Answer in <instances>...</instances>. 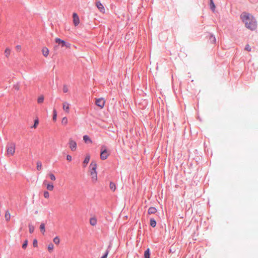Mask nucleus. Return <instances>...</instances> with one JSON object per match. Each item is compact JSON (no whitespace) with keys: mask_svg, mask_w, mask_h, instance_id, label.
I'll return each mask as SVG.
<instances>
[{"mask_svg":"<svg viewBox=\"0 0 258 258\" xmlns=\"http://www.w3.org/2000/svg\"><path fill=\"white\" fill-rule=\"evenodd\" d=\"M244 49L248 51H250L251 49L250 46L248 44H247L245 45Z\"/></svg>","mask_w":258,"mask_h":258,"instance_id":"e433bc0d","label":"nucleus"},{"mask_svg":"<svg viewBox=\"0 0 258 258\" xmlns=\"http://www.w3.org/2000/svg\"><path fill=\"white\" fill-rule=\"evenodd\" d=\"M69 105L70 104L67 102L63 103V109L66 112L68 113L69 112L70 110Z\"/></svg>","mask_w":258,"mask_h":258,"instance_id":"f8f14e48","label":"nucleus"},{"mask_svg":"<svg viewBox=\"0 0 258 258\" xmlns=\"http://www.w3.org/2000/svg\"><path fill=\"white\" fill-rule=\"evenodd\" d=\"M53 247H54V245L52 243H50L48 245V250L49 251V252H51V251L53 250Z\"/></svg>","mask_w":258,"mask_h":258,"instance_id":"5701e85b","label":"nucleus"},{"mask_svg":"<svg viewBox=\"0 0 258 258\" xmlns=\"http://www.w3.org/2000/svg\"><path fill=\"white\" fill-rule=\"evenodd\" d=\"M150 224L151 226L154 228L156 226L157 222L155 219L154 218H151L150 220Z\"/></svg>","mask_w":258,"mask_h":258,"instance_id":"dca6fc26","label":"nucleus"},{"mask_svg":"<svg viewBox=\"0 0 258 258\" xmlns=\"http://www.w3.org/2000/svg\"><path fill=\"white\" fill-rule=\"evenodd\" d=\"M90 225L92 226H95L97 224V220L95 218H91L89 221Z\"/></svg>","mask_w":258,"mask_h":258,"instance_id":"f3484780","label":"nucleus"},{"mask_svg":"<svg viewBox=\"0 0 258 258\" xmlns=\"http://www.w3.org/2000/svg\"><path fill=\"white\" fill-rule=\"evenodd\" d=\"M95 104L97 106L100 107L101 108H102L104 106L105 101L103 98L97 99L96 100Z\"/></svg>","mask_w":258,"mask_h":258,"instance_id":"0eeeda50","label":"nucleus"},{"mask_svg":"<svg viewBox=\"0 0 258 258\" xmlns=\"http://www.w3.org/2000/svg\"><path fill=\"white\" fill-rule=\"evenodd\" d=\"M40 230L41 233L43 234H44L45 232V224L44 223H41L40 226Z\"/></svg>","mask_w":258,"mask_h":258,"instance_id":"6ab92c4d","label":"nucleus"},{"mask_svg":"<svg viewBox=\"0 0 258 258\" xmlns=\"http://www.w3.org/2000/svg\"><path fill=\"white\" fill-rule=\"evenodd\" d=\"M151 252L149 248H148L144 252V258H150Z\"/></svg>","mask_w":258,"mask_h":258,"instance_id":"ddd939ff","label":"nucleus"},{"mask_svg":"<svg viewBox=\"0 0 258 258\" xmlns=\"http://www.w3.org/2000/svg\"><path fill=\"white\" fill-rule=\"evenodd\" d=\"M5 219L6 221H9L11 218V215L9 211H7L5 214Z\"/></svg>","mask_w":258,"mask_h":258,"instance_id":"4be33fe9","label":"nucleus"},{"mask_svg":"<svg viewBox=\"0 0 258 258\" xmlns=\"http://www.w3.org/2000/svg\"><path fill=\"white\" fill-rule=\"evenodd\" d=\"M240 19L245 24L246 28L251 31L256 29V21L252 15L246 12H243L240 15Z\"/></svg>","mask_w":258,"mask_h":258,"instance_id":"f257e3e1","label":"nucleus"},{"mask_svg":"<svg viewBox=\"0 0 258 258\" xmlns=\"http://www.w3.org/2000/svg\"><path fill=\"white\" fill-rule=\"evenodd\" d=\"M29 231L30 233H33L34 231V227L32 225H29Z\"/></svg>","mask_w":258,"mask_h":258,"instance_id":"a878e982","label":"nucleus"},{"mask_svg":"<svg viewBox=\"0 0 258 258\" xmlns=\"http://www.w3.org/2000/svg\"><path fill=\"white\" fill-rule=\"evenodd\" d=\"M111 247H112V245L111 243H110L109 245L108 246L107 249H109V251L111 249Z\"/></svg>","mask_w":258,"mask_h":258,"instance_id":"a19ab883","label":"nucleus"},{"mask_svg":"<svg viewBox=\"0 0 258 258\" xmlns=\"http://www.w3.org/2000/svg\"><path fill=\"white\" fill-rule=\"evenodd\" d=\"M73 22L75 26H77L80 23L79 18L77 13H74L73 14Z\"/></svg>","mask_w":258,"mask_h":258,"instance_id":"1a4fd4ad","label":"nucleus"},{"mask_svg":"<svg viewBox=\"0 0 258 258\" xmlns=\"http://www.w3.org/2000/svg\"><path fill=\"white\" fill-rule=\"evenodd\" d=\"M109 187L110 189L113 191H114L116 189V186L114 182H110L109 184Z\"/></svg>","mask_w":258,"mask_h":258,"instance_id":"aec40b11","label":"nucleus"},{"mask_svg":"<svg viewBox=\"0 0 258 258\" xmlns=\"http://www.w3.org/2000/svg\"><path fill=\"white\" fill-rule=\"evenodd\" d=\"M44 197L45 198L47 199L49 197V192L47 191H44Z\"/></svg>","mask_w":258,"mask_h":258,"instance_id":"f704fd0d","label":"nucleus"},{"mask_svg":"<svg viewBox=\"0 0 258 258\" xmlns=\"http://www.w3.org/2000/svg\"><path fill=\"white\" fill-rule=\"evenodd\" d=\"M55 42L58 45H60L61 47H66V48H70L71 45L69 42H68L59 38H56L55 39Z\"/></svg>","mask_w":258,"mask_h":258,"instance_id":"39448f33","label":"nucleus"},{"mask_svg":"<svg viewBox=\"0 0 258 258\" xmlns=\"http://www.w3.org/2000/svg\"><path fill=\"white\" fill-rule=\"evenodd\" d=\"M53 242L55 244H58L60 242V239L58 236H56L53 239Z\"/></svg>","mask_w":258,"mask_h":258,"instance_id":"bb28decb","label":"nucleus"},{"mask_svg":"<svg viewBox=\"0 0 258 258\" xmlns=\"http://www.w3.org/2000/svg\"><path fill=\"white\" fill-rule=\"evenodd\" d=\"M54 186L52 183H49L47 185V189L48 190H52L53 189Z\"/></svg>","mask_w":258,"mask_h":258,"instance_id":"b1692460","label":"nucleus"},{"mask_svg":"<svg viewBox=\"0 0 258 258\" xmlns=\"http://www.w3.org/2000/svg\"><path fill=\"white\" fill-rule=\"evenodd\" d=\"M70 148L72 151H75L77 149V143L75 141L73 140L72 138H70L68 143Z\"/></svg>","mask_w":258,"mask_h":258,"instance_id":"423d86ee","label":"nucleus"},{"mask_svg":"<svg viewBox=\"0 0 258 258\" xmlns=\"http://www.w3.org/2000/svg\"><path fill=\"white\" fill-rule=\"evenodd\" d=\"M42 168V163L40 161H37V169L39 171Z\"/></svg>","mask_w":258,"mask_h":258,"instance_id":"393cba45","label":"nucleus"},{"mask_svg":"<svg viewBox=\"0 0 258 258\" xmlns=\"http://www.w3.org/2000/svg\"><path fill=\"white\" fill-rule=\"evenodd\" d=\"M61 123H62V124H64V125L67 124V123H68V119H67V118L66 117H64L62 118V119L61 120Z\"/></svg>","mask_w":258,"mask_h":258,"instance_id":"473e14b6","label":"nucleus"},{"mask_svg":"<svg viewBox=\"0 0 258 258\" xmlns=\"http://www.w3.org/2000/svg\"><path fill=\"white\" fill-rule=\"evenodd\" d=\"M209 40L212 43H215L216 41V39L213 34H210V36L209 37Z\"/></svg>","mask_w":258,"mask_h":258,"instance_id":"a211bd4d","label":"nucleus"},{"mask_svg":"<svg viewBox=\"0 0 258 258\" xmlns=\"http://www.w3.org/2000/svg\"><path fill=\"white\" fill-rule=\"evenodd\" d=\"M39 123V120L38 118L35 119L34 120V123L33 124V125L32 126V127H33V128H36L37 127V126L38 125Z\"/></svg>","mask_w":258,"mask_h":258,"instance_id":"c756f323","label":"nucleus"},{"mask_svg":"<svg viewBox=\"0 0 258 258\" xmlns=\"http://www.w3.org/2000/svg\"><path fill=\"white\" fill-rule=\"evenodd\" d=\"M44 101V97L43 96H41L40 97H39V98H38V100H37V102L38 103H41L43 102Z\"/></svg>","mask_w":258,"mask_h":258,"instance_id":"7c9ffc66","label":"nucleus"},{"mask_svg":"<svg viewBox=\"0 0 258 258\" xmlns=\"http://www.w3.org/2000/svg\"><path fill=\"white\" fill-rule=\"evenodd\" d=\"M95 5L100 12H102V13L105 12V8L100 1L96 0Z\"/></svg>","mask_w":258,"mask_h":258,"instance_id":"6e6552de","label":"nucleus"},{"mask_svg":"<svg viewBox=\"0 0 258 258\" xmlns=\"http://www.w3.org/2000/svg\"><path fill=\"white\" fill-rule=\"evenodd\" d=\"M90 157L89 155H87L83 161V167H85L86 165L89 163L90 161Z\"/></svg>","mask_w":258,"mask_h":258,"instance_id":"9b49d317","label":"nucleus"},{"mask_svg":"<svg viewBox=\"0 0 258 258\" xmlns=\"http://www.w3.org/2000/svg\"><path fill=\"white\" fill-rule=\"evenodd\" d=\"M7 154L8 156H12L15 152V144L14 143H9L7 145Z\"/></svg>","mask_w":258,"mask_h":258,"instance_id":"f03ea898","label":"nucleus"},{"mask_svg":"<svg viewBox=\"0 0 258 258\" xmlns=\"http://www.w3.org/2000/svg\"><path fill=\"white\" fill-rule=\"evenodd\" d=\"M33 245L34 247H36L38 246V241L36 239H34L33 241Z\"/></svg>","mask_w":258,"mask_h":258,"instance_id":"72a5a7b5","label":"nucleus"},{"mask_svg":"<svg viewBox=\"0 0 258 258\" xmlns=\"http://www.w3.org/2000/svg\"><path fill=\"white\" fill-rule=\"evenodd\" d=\"M66 158H67V160L69 162L71 161L72 160V157L70 155H67Z\"/></svg>","mask_w":258,"mask_h":258,"instance_id":"58836bf2","label":"nucleus"},{"mask_svg":"<svg viewBox=\"0 0 258 258\" xmlns=\"http://www.w3.org/2000/svg\"><path fill=\"white\" fill-rule=\"evenodd\" d=\"M109 155V153L108 152L106 147L104 145L102 146L100 150V159L102 160H104L107 158Z\"/></svg>","mask_w":258,"mask_h":258,"instance_id":"7ed1b4c3","label":"nucleus"},{"mask_svg":"<svg viewBox=\"0 0 258 258\" xmlns=\"http://www.w3.org/2000/svg\"><path fill=\"white\" fill-rule=\"evenodd\" d=\"M49 177L51 180H55L56 179L55 175L53 173L49 174Z\"/></svg>","mask_w":258,"mask_h":258,"instance_id":"c9c22d12","label":"nucleus"},{"mask_svg":"<svg viewBox=\"0 0 258 258\" xmlns=\"http://www.w3.org/2000/svg\"><path fill=\"white\" fill-rule=\"evenodd\" d=\"M57 117V112L56 110L54 109L53 110V120H55Z\"/></svg>","mask_w":258,"mask_h":258,"instance_id":"cd10ccee","label":"nucleus"},{"mask_svg":"<svg viewBox=\"0 0 258 258\" xmlns=\"http://www.w3.org/2000/svg\"><path fill=\"white\" fill-rule=\"evenodd\" d=\"M28 241L27 239H26L24 241V242H23V245H22V248L23 249L26 248V247L28 245Z\"/></svg>","mask_w":258,"mask_h":258,"instance_id":"c85d7f7f","label":"nucleus"},{"mask_svg":"<svg viewBox=\"0 0 258 258\" xmlns=\"http://www.w3.org/2000/svg\"><path fill=\"white\" fill-rule=\"evenodd\" d=\"M63 92L64 93H67L68 92V89L67 85H64L63 86Z\"/></svg>","mask_w":258,"mask_h":258,"instance_id":"4c0bfd02","label":"nucleus"},{"mask_svg":"<svg viewBox=\"0 0 258 258\" xmlns=\"http://www.w3.org/2000/svg\"><path fill=\"white\" fill-rule=\"evenodd\" d=\"M157 209L154 207H151L148 209V214H155L157 212Z\"/></svg>","mask_w":258,"mask_h":258,"instance_id":"9d476101","label":"nucleus"},{"mask_svg":"<svg viewBox=\"0 0 258 258\" xmlns=\"http://www.w3.org/2000/svg\"><path fill=\"white\" fill-rule=\"evenodd\" d=\"M90 167L91 168V175L93 179L97 180V164L95 163L92 162L90 164Z\"/></svg>","mask_w":258,"mask_h":258,"instance_id":"20e7f679","label":"nucleus"},{"mask_svg":"<svg viewBox=\"0 0 258 258\" xmlns=\"http://www.w3.org/2000/svg\"><path fill=\"white\" fill-rule=\"evenodd\" d=\"M16 48L18 50H20L21 49V46L20 45H17L16 46Z\"/></svg>","mask_w":258,"mask_h":258,"instance_id":"79ce46f5","label":"nucleus"},{"mask_svg":"<svg viewBox=\"0 0 258 258\" xmlns=\"http://www.w3.org/2000/svg\"><path fill=\"white\" fill-rule=\"evenodd\" d=\"M11 53V50L9 48H6L5 51V53L6 54V56L8 57Z\"/></svg>","mask_w":258,"mask_h":258,"instance_id":"2f4dec72","label":"nucleus"},{"mask_svg":"<svg viewBox=\"0 0 258 258\" xmlns=\"http://www.w3.org/2000/svg\"><path fill=\"white\" fill-rule=\"evenodd\" d=\"M42 53H43V55L45 56V57H47L49 54V49L46 47H44L42 48Z\"/></svg>","mask_w":258,"mask_h":258,"instance_id":"4468645a","label":"nucleus"},{"mask_svg":"<svg viewBox=\"0 0 258 258\" xmlns=\"http://www.w3.org/2000/svg\"><path fill=\"white\" fill-rule=\"evenodd\" d=\"M83 140L85 142H89L90 143H92V140L90 139L88 135H84L83 136Z\"/></svg>","mask_w":258,"mask_h":258,"instance_id":"412c9836","label":"nucleus"},{"mask_svg":"<svg viewBox=\"0 0 258 258\" xmlns=\"http://www.w3.org/2000/svg\"><path fill=\"white\" fill-rule=\"evenodd\" d=\"M109 252V249H106V251L105 252V253L103 254V255L102 256L104 257H105V258H107Z\"/></svg>","mask_w":258,"mask_h":258,"instance_id":"ea45409f","label":"nucleus"},{"mask_svg":"<svg viewBox=\"0 0 258 258\" xmlns=\"http://www.w3.org/2000/svg\"><path fill=\"white\" fill-rule=\"evenodd\" d=\"M209 6H210V8L211 10L212 11V12H214L215 10V5L213 0H210Z\"/></svg>","mask_w":258,"mask_h":258,"instance_id":"2eb2a0df","label":"nucleus"}]
</instances>
